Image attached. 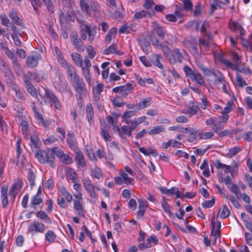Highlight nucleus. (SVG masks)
I'll use <instances>...</instances> for the list:
<instances>
[{
  "label": "nucleus",
  "mask_w": 252,
  "mask_h": 252,
  "mask_svg": "<svg viewBox=\"0 0 252 252\" xmlns=\"http://www.w3.org/2000/svg\"><path fill=\"white\" fill-rule=\"evenodd\" d=\"M193 50V54L195 58L200 59L202 57V51L201 48H198L197 44H196L191 48Z\"/></svg>",
  "instance_id": "nucleus-51"
},
{
  "label": "nucleus",
  "mask_w": 252,
  "mask_h": 252,
  "mask_svg": "<svg viewBox=\"0 0 252 252\" xmlns=\"http://www.w3.org/2000/svg\"><path fill=\"white\" fill-rule=\"evenodd\" d=\"M59 63L66 69L67 75L75 70V68L71 64L68 63L63 58L58 60Z\"/></svg>",
  "instance_id": "nucleus-15"
},
{
  "label": "nucleus",
  "mask_w": 252,
  "mask_h": 252,
  "mask_svg": "<svg viewBox=\"0 0 252 252\" xmlns=\"http://www.w3.org/2000/svg\"><path fill=\"white\" fill-rule=\"evenodd\" d=\"M36 216L41 220L48 224L52 223V220L48 215L44 211H39L36 213Z\"/></svg>",
  "instance_id": "nucleus-24"
},
{
  "label": "nucleus",
  "mask_w": 252,
  "mask_h": 252,
  "mask_svg": "<svg viewBox=\"0 0 252 252\" xmlns=\"http://www.w3.org/2000/svg\"><path fill=\"white\" fill-rule=\"evenodd\" d=\"M114 53L118 54V51H117V46L115 43H113L103 51V54L105 55H108Z\"/></svg>",
  "instance_id": "nucleus-49"
},
{
  "label": "nucleus",
  "mask_w": 252,
  "mask_h": 252,
  "mask_svg": "<svg viewBox=\"0 0 252 252\" xmlns=\"http://www.w3.org/2000/svg\"><path fill=\"white\" fill-rule=\"evenodd\" d=\"M60 192L62 197L65 199L67 202H71L72 200L73 197L72 194H71L64 187L61 188L59 189Z\"/></svg>",
  "instance_id": "nucleus-25"
},
{
  "label": "nucleus",
  "mask_w": 252,
  "mask_h": 252,
  "mask_svg": "<svg viewBox=\"0 0 252 252\" xmlns=\"http://www.w3.org/2000/svg\"><path fill=\"white\" fill-rule=\"evenodd\" d=\"M27 179L29 182L31 189L35 185V175L32 170H30L27 174Z\"/></svg>",
  "instance_id": "nucleus-38"
},
{
  "label": "nucleus",
  "mask_w": 252,
  "mask_h": 252,
  "mask_svg": "<svg viewBox=\"0 0 252 252\" xmlns=\"http://www.w3.org/2000/svg\"><path fill=\"white\" fill-rule=\"evenodd\" d=\"M66 142L70 149L74 150L76 148L77 142L73 132L71 131L68 132Z\"/></svg>",
  "instance_id": "nucleus-10"
},
{
  "label": "nucleus",
  "mask_w": 252,
  "mask_h": 252,
  "mask_svg": "<svg viewBox=\"0 0 252 252\" xmlns=\"http://www.w3.org/2000/svg\"><path fill=\"white\" fill-rule=\"evenodd\" d=\"M59 159L62 163L65 164H69L71 163L73 161L72 158L70 157L64 153Z\"/></svg>",
  "instance_id": "nucleus-52"
},
{
  "label": "nucleus",
  "mask_w": 252,
  "mask_h": 252,
  "mask_svg": "<svg viewBox=\"0 0 252 252\" xmlns=\"http://www.w3.org/2000/svg\"><path fill=\"white\" fill-rule=\"evenodd\" d=\"M241 149L240 147H235L230 149L228 151V152L227 154V157L229 158H232L233 157L235 156L237 153H238Z\"/></svg>",
  "instance_id": "nucleus-47"
},
{
  "label": "nucleus",
  "mask_w": 252,
  "mask_h": 252,
  "mask_svg": "<svg viewBox=\"0 0 252 252\" xmlns=\"http://www.w3.org/2000/svg\"><path fill=\"white\" fill-rule=\"evenodd\" d=\"M56 96L51 91L45 89V94L43 96H42L43 100L45 102L51 103V102L54 99Z\"/></svg>",
  "instance_id": "nucleus-20"
},
{
  "label": "nucleus",
  "mask_w": 252,
  "mask_h": 252,
  "mask_svg": "<svg viewBox=\"0 0 252 252\" xmlns=\"http://www.w3.org/2000/svg\"><path fill=\"white\" fill-rule=\"evenodd\" d=\"M74 208L80 217H85V213L82 204L79 200H74Z\"/></svg>",
  "instance_id": "nucleus-23"
},
{
  "label": "nucleus",
  "mask_w": 252,
  "mask_h": 252,
  "mask_svg": "<svg viewBox=\"0 0 252 252\" xmlns=\"http://www.w3.org/2000/svg\"><path fill=\"white\" fill-rule=\"evenodd\" d=\"M190 128L182 127L180 126H171L169 128V130H176L181 133H186L187 132H190Z\"/></svg>",
  "instance_id": "nucleus-48"
},
{
  "label": "nucleus",
  "mask_w": 252,
  "mask_h": 252,
  "mask_svg": "<svg viewBox=\"0 0 252 252\" xmlns=\"http://www.w3.org/2000/svg\"><path fill=\"white\" fill-rule=\"evenodd\" d=\"M230 212L227 206L226 205H223L221 213L220 215V217L222 219H225L229 216Z\"/></svg>",
  "instance_id": "nucleus-53"
},
{
  "label": "nucleus",
  "mask_w": 252,
  "mask_h": 252,
  "mask_svg": "<svg viewBox=\"0 0 252 252\" xmlns=\"http://www.w3.org/2000/svg\"><path fill=\"white\" fill-rule=\"evenodd\" d=\"M4 73V81L7 83V85L11 89L15 87L16 84L14 82L15 77L12 71L11 68H8L6 71H3Z\"/></svg>",
  "instance_id": "nucleus-7"
},
{
  "label": "nucleus",
  "mask_w": 252,
  "mask_h": 252,
  "mask_svg": "<svg viewBox=\"0 0 252 252\" xmlns=\"http://www.w3.org/2000/svg\"><path fill=\"white\" fill-rule=\"evenodd\" d=\"M42 0L44 2L45 5H46L49 12H50L51 13H53L54 6V5H53L52 2L51 1V0Z\"/></svg>",
  "instance_id": "nucleus-59"
},
{
  "label": "nucleus",
  "mask_w": 252,
  "mask_h": 252,
  "mask_svg": "<svg viewBox=\"0 0 252 252\" xmlns=\"http://www.w3.org/2000/svg\"><path fill=\"white\" fill-rule=\"evenodd\" d=\"M158 189L162 193L167 194L168 196H172L175 194V188L174 187L169 189L164 187H158Z\"/></svg>",
  "instance_id": "nucleus-44"
},
{
  "label": "nucleus",
  "mask_w": 252,
  "mask_h": 252,
  "mask_svg": "<svg viewBox=\"0 0 252 252\" xmlns=\"http://www.w3.org/2000/svg\"><path fill=\"white\" fill-rule=\"evenodd\" d=\"M119 176L114 177L115 183L121 185L126 184L127 185H132L134 182L133 179L128 176V174L123 170H120L119 172Z\"/></svg>",
  "instance_id": "nucleus-5"
},
{
  "label": "nucleus",
  "mask_w": 252,
  "mask_h": 252,
  "mask_svg": "<svg viewBox=\"0 0 252 252\" xmlns=\"http://www.w3.org/2000/svg\"><path fill=\"white\" fill-rule=\"evenodd\" d=\"M90 175L93 178L100 180L103 178V172L100 168L94 166L91 168Z\"/></svg>",
  "instance_id": "nucleus-19"
},
{
  "label": "nucleus",
  "mask_w": 252,
  "mask_h": 252,
  "mask_svg": "<svg viewBox=\"0 0 252 252\" xmlns=\"http://www.w3.org/2000/svg\"><path fill=\"white\" fill-rule=\"evenodd\" d=\"M35 156L40 163L48 164L52 168L55 167V157L52 154L39 149L37 151Z\"/></svg>",
  "instance_id": "nucleus-2"
},
{
  "label": "nucleus",
  "mask_w": 252,
  "mask_h": 252,
  "mask_svg": "<svg viewBox=\"0 0 252 252\" xmlns=\"http://www.w3.org/2000/svg\"><path fill=\"white\" fill-rule=\"evenodd\" d=\"M45 230V225L37 220H34L28 227V230L32 236L37 233H42Z\"/></svg>",
  "instance_id": "nucleus-4"
},
{
  "label": "nucleus",
  "mask_w": 252,
  "mask_h": 252,
  "mask_svg": "<svg viewBox=\"0 0 252 252\" xmlns=\"http://www.w3.org/2000/svg\"><path fill=\"white\" fill-rule=\"evenodd\" d=\"M216 167L217 169H222L224 170L225 173H228L230 170V166L220 162V160H217Z\"/></svg>",
  "instance_id": "nucleus-45"
},
{
  "label": "nucleus",
  "mask_w": 252,
  "mask_h": 252,
  "mask_svg": "<svg viewBox=\"0 0 252 252\" xmlns=\"http://www.w3.org/2000/svg\"><path fill=\"white\" fill-rule=\"evenodd\" d=\"M184 10L191 11L193 9V5L190 0H183Z\"/></svg>",
  "instance_id": "nucleus-58"
},
{
  "label": "nucleus",
  "mask_w": 252,
  "mask_h": 252,
  "mask_svg": "<svg viewBox=\"0 0 252 252\" xmlns=\"http://www.w3.org/2000/svg\"><path fill=\"white\" fill-rule=\"evenodd\" d=\"M90 9L92 10L95 15H98L99 13V5L94 0H91L89 4Z\"/></svg>",
  "instance_id": "nucleus-41"
},
{
  "label": "nucleus",
  "mask_w": 252,
  "mask_h": 252,
  "mask_svg": "<svg viewBox=\"0 0 252 252\" xmlns=\"http://www.w3.org/2000/svg\"><path fill=\"white\" fill-rule=\"evenodd\" d=\"M40 60L39 56H29L26 60L27 65L29 67H34L37 66L38 61Z\"/></svg>",
  "instance_id": "nucleus-18"
},
{
  "label": "nucleus",
  "mask_w": 252,
  "mask_h": 252,
  "mask_svg": "<svg viewBox=\"0 0 252 252\" xmlns=\"http://www.w3.org/2000/svg\"><path fill=\"white\" fill-rule=\"evenodd\" d=\"M184 71L186 74V75L189 77L190 79L192 78L195 73L196 72V71L192 70L188 66H185L184 67Z\"/></svg>",
  "instance_id": "nucleus-63"
},
{
  "label": "nucleus",
  "mask_w": 252,
  "mask_h": 252,
  "mask_svg": "<svg viewBox=\"0 0 252 252\" xmlns=\"http://www.w3.org/2000/svg\"><path fill=\"white\" fill-rule=\"evenodd\" d=\"M57 203L58 205L62 208L65 209L68 207L67 201H65L63 197L59 196L57 198Z\"/></svg>",
  "instance_id": "nucleus-55"
},
{
  "label": "nucleus",
  "mask_w": 252,
  "mask_h": 252,
  "mask_svg": "<svg viewBox=\"0 0 252 252\" xmlns=\"http://www.w3.org/2000/svg\"><path fill=\"white\" fill-rule=\"evenodd\" d=\"M87 93H79L76 94L75 96L76 97L78 105L81 107L84 104V98L83 96L86 95Z\"/></svg>",
  "instance_id": "nucleus-57"
},
{
  "label": "nucleus",
  "mask_w": 252,
  "mask_h": 252,
  "mask_svg": "<svg viewBox=\"0 0 252 252\" xmlns=\"http://www.w3.org/2000/svg\"><path fill=\"white\" fill-rule=\"evenodd\" d=\"M176 57L177 62L179 63H182L183 60V54L180 51L179 49H175L174 50V53L173 54Z\"/></svg>",
  "instance_id": "nucleus-60"
},
{
  "label": "nucleus",
  "mask_w": 252,
  "mask_h": 252,
  "mask_svg": "<svg viewBox=\"0 0 252 252\" xmlns=\"http://www.w3.org/2000/svg\"><path fill=\"white\" fill-rule=\"evenodd\" d=\"M136 115L135 111H129L124 113L122 119L123 121L128 124L130 123L129 118Z\"/></svg>",
  "instance_id": "nucleus-37"
},
{
  "label": "nucleus",
  "mask_w": 252,
  "mask_h": 252,
  "mask_svg": "<svg viewBox=\"0 0 252 252\" xmlns=\"http://www.w3.org/2000/svg\"><path fill=\"white\" fill-rule=\"evenodd\" d=\"M183 44L186 48L188 49H191L196 44H197V43L194 38L190 37L186 38L183 40Z\"/></svg>",
  "instance_id": "nucleus-26"
},
{
  "label": "nucleus",
  "mask_w": 252,
  "mask_h": 252,
  "mask_svg": "<svg viewBox=\"0 0 252 252\" xmlns=\"http://www.w3.org/2000/svg\"><path fill=\"white\" fill-rule=\"evenodd\" d=\"M192 81H194L196 83L200 85H204L205 82L203 79L202 75L196 71L192 78L190 79Z\"/></svg>",
  "instance_id": "nucleus-32"
},
{
  "label": "nucleus",
  "mask_w": 252,
  "mask_h": 252,
  "mask_svg": "<svg viewBox=\"0 0 252 252\" xmlns=\"http://www.w3.org/2000/svg\"><path fill=\"white\" fill-rule=\"evenodd\" d=\"M86 51L91 59H93L96 55V52L91 45H88L86 48Z\"/></svg>",
  "instance_id": "nucleus-64"
},
{
  "label": "nucleus",
  "mask_w": 252,
  "mask_h": 252,
  "mask_svg": "<svg viewBox=\"0 0 252 252\" xmlns=\"http://www.w3.org/2000/svg\"><path fill=\"white\" fill-rule=\"evenodd\" d=\"M153 29L154 32L160 39H163L164 38L165 34L164 28L161 26L157 23L154 22L153 23Z\"/></svg>",
  "instance_id": "nucleus-11"
},
{
  "label": "nucleus",
  "mask_w": 252,
  "mask_h": 252,
  "mask_svg": "<svg viewBox=\"0 0 252 252\" xmlns=\"http://www.w3.org/2000/svg\"><path fill=\"white\" fill-rule=\"evenodd\" d=\"M23 186L22 181L18 180L12 185L9 191V194L10 196V201L13 203L15 199L21 190Z\"/></svg>",
  "instance_id": "nucleus-6"
},
{
  "label": "nucleus",
  "mask_w": 252,
  "mask_h": 252,
  "mask_svg": "<svg viewBox=\"0 0 252 252\" xmlns=\"http://www.w3.org/2000/svg\"><path fill=\"white\" fill-rule=\"evenodd\" d=\"M71 57L74 62L78 66H82L83 60L81 55L77 53H73L71 54Z\"/></svg>",
  "instance_id": "nucleus-30"
},
{
  "label": "nucleus",
  "mask_w": 252,
  "mask_h": 252,
  "mask_svg": "<svg viewBox=\"0 0 252 252\" xmlns=\"http://www.w3.org/2000/svg\"><path fill=\"white\" fill-rule=\"evenodd\" d=\"M81 38H80L77 34L71 35V40L77 50L78 51L83 52L84 51V48L83 47V42L81 41Z\"/></svg>",
  "instance_id": "nucleus-8"
},
{
  "label": "nucleus",
  "mask_w": 252,
  "mask_h": 252,
  "mask_svg": "<svg viewBox=\"0 0 252 252\" xmlns=\"http://www.w3.org/2000/svg\"><path fill=\"white\" fill-rule=\"evenodd\" d=\"M199 107L197 105H195L193 102L191 103V105L187 108V109H185L183 111V113H186L189 115L190 117L195 115L198 112Z\"/></svg>",
  "instance_id": "nucleus-14"
},
{
  "label": "nucleus",
  "mask_w": 252,
  "mask_h": 252,
  "mask_svg": "<svg viewBox=\"0 0 252 252\" xmlns=\"http://www.w3.org/2000/svg\"><path fill=\"white\" fill-rule=\"evenodd\" d=\"M67 76L76 94L87 93V90L86 84L83 79L77 74L76 70L68 74Z\"/></svg>",
  "instance_id": "nucleus-1"
},
{
  "label": "nucleus",
  "mask_w": 252,
  "mask_h": 252,
  "mask_svg": "<svg viewBox=\"0 0 252 252\" xmlns=\"http://www.w3.org/2000/svg\"><path fill=\"white\" fill-rule=\"evenodd\" d=\"M51 153L53 155H56L60 158L64 154L63 152L59 147H54L51 149Z\"/></svg>",
  "instance_id": "nucleus-56"
},
{
  "label": "nucleus",
  "mask_w": 252,
  "mask_h": 252,
  "mask_svg": "<svg viewBox=\"0 0 252 252\" xmlns=\"http://www.w3.org/2000/svg\"><path fill=\"white\" fill-rule=\"evenodd\" d=\"M27 92L34 98H37L38 94L36 89L32 84H29L26 86Z\"/></svg>",
  "instance_id": "nucleus-40"
},
{
  "label": "nucleus",
  "mask_w": 252,
  "mask_h": 252,
  "mask_svg": "<svg viewBox=\"0 0 252 252\" xmlns=\"http://www.w3.org/2000/svg\"><path fill=\"white\" fill-rule=\"evenodd\" d=\"M15 91L16 97L19 101H24L26 100V97L24 93L21 91L19 87L17 86L12 88Z\"/></svg>",
  "instance_id": "nucleus-31"
},
{
  "label": "nucleus",
  "mask_w": 252,
  "mask_h": 252,
  "mask_svg": "<svg viewBox=\"0 0 252 252\" xmlns=\"http://www.w3.org/2000/svg\"><path fill=\"white\" fill-rule=\"evenodd\" d=\"M153 58L152 63L153 64L160 69L163 70L164 66L161 63L163 60L162 56L160 54H154Z\"/></svg>",
  "instance_id": "nucleus-17"
},
{
  "label": "nucleus",
  "mask_w": 252,
  "mask_h": 252,
  "mask_svg": "<svg viewBox=\"0 0 252 252\" xmlns=\"http://www.w3.org/2000/svg\"><path fill=\"white\" fill-rule=\"evenodd\" d=\"M80 37L83 40H86L88 36V40L90 43H92L95 36V33H93L91 27L87 25L85 21H81L80 23Z\"/></svg>",
  "instance_id": "nucleus-3"
},
{
  "label": "nucleus",
  "mask_w": 252,
  "mask_h": 252,
  "mask_svg": "<svg viewBox=\"0 0 252 252\" xmlns=\"http://www.w3.org/2000/svg\"><path fill=\"white\" fill-rule=\"evenodd\" d=\"M31 142L32 145L36 149L39 148L41 143L38 136L35 134L31 136Z\"/></svg>",
  "instance_id": "nucleus-46"
},
{
  "label": "nucleus",
  "mask_w": 252,
  "mask_h": 252,
  "mask_svg": "<svg viewBox=\"0 0 252 252\" xmlns=\"http://www.w3.org/2000/svg\"><path fill=\"white\" fill-rule=\"evenodd\" d=\"M42 203L43 200L41 196H38V195H34L31 199L30 206L35 209L37 206L40 205Z\"/></svg>",
  "instance_id": "nucleus-22"
},
{
  "label": "nucleus",
  "mask_w": 252,
  "mask_h": 252,
  "mask_svg": "<svg viewBox=\"0 0 252 252\" xmlns=\"http://www.w3.org/2000/svg\"><path fill=\"white\" fill-rule=\"evenodd\" d=\"M20 126L22 131L24 137L29 139V132H28V122L25 120H21L20 123Z\"/></svg>",
  "instance_id": "nucleus-29"
},
{
  "label": "nucleus",
  "mask_w": 252,
  "mask_h": 252,
  "mask_svg": "<svg viewBox=\"0 0 252 252\" xmlns=\"http://www.w3.org/2000/svg\"><path fill=\"white\" fill-rule=\"evenodd\" d=\"M143 154L145 155H152L153 157H157L158 154L155 150L151 149L150 148L147 149L143 147Z\"/></svg>",
  "instance_id": "nucleus-62"
},
{
  "label": "nucleus",
  "mask_w": 252,
  "mask_h": 252,
  "mask_svg": "<svg viewBox=\"0 0 252 252\" xmlns=\"http://www.w3.org/2000/svg\"><path fill=\"white\" fill-rule=\"evenodd\" d=\"M84 188L92 199H96L97 198V195L95 192V187L93 184H91Z\"/></svg>",
  "instance_id": "nucleus-27"
},
{
  "label": "nucleus",
  "mask_w": 252,
  "mask_h": 252,
  "mask_svg": "<svg viewBox=\"0 0 252 252\" xmlns=\"http://www.w3.org/2000/svg\"><path fill=\"white\" fill-rule=\"evenodd\" d=\"M164 130V128L162 126H155L148 132V133L150 135H156L160 133Z\"/></svg>",
  "instance_id": "nucleus-42"
},
{
  "label": "nucleus",
  "mask_w": 252,
  "mask_h": 252,
  "mask_svg": "<svg viewBox=\"0 0 252 252\" xmlns=\"http://www.w3.org/2000/svg\"><path fill=\"white\" fill-rule=\"evenodd\" d=\"M236 80L237 82V85L240 87L242 88L247 85L245 80L238 73L236 74Z\"/></svg>",
  "instance_id": "nucleus-54"
},
{
  "label": "nucleus",
  "mask_w": 252,
  "mask_h": 252,
  "mask_svg": "<svg viewBox=\"0 0 252 252\" xmlns=\"http://www.w3.org/2000/svg\"><path fill=\"white\" fill-rule=\"evenodd\" d=\"M122 87L120 94L123 97H126L129 94L133 89L132 85L130 83H127L126 85L123 86Z\"/></svg>",
  "instance_id": "nucleus-28"
},
{
  "label": "nucleus",
  "mask_w": 252,
  "mask_h": 252,
  "mask_svg": "<svg viewBox=\"0 0 252 252\" xmlns=\"http://www.w3.org/2000/svg\"><path fill=\"white\" fill-rule=\"evenodd\" d=\"M184 12V9L181 5L178 4L176 5L174 14L177 18H182L185 15Z\"/></svg>",
  "instance_id": "nucleus-35"
},
{
  "label": "nucleus",
  "mask_w": 252,
  "mask_h": 252,
  "mask_svg": "<svg viewBox=\"0 0 252 252\" xmlns=\"http://www.w3.org/2000/svg\"><path fill=\"white\" fill-rule=\"evenodd\" d=\"M8 15L12 21L16 25L22 26V20L18 16L17 12L14 9H11L8 13Z\"/></svg>",
  "instance_id": "nucleus-12"
},
{
  "label": "nucleus",
  "mask_w": 252,
  "mask_h": 252,
  "mask_svg": "<svg viewBox=\"0 0 252 252\" xmlns=\"http://www.w3.org/2000/svg\"><path fill=\"white\" fill-rule=\"evenodd\" d=\"M85 149L90 159L92 161L96 160V157L92 147L91 146L87 145L86 146Z\"/></svg>",
  "instance_id": "nucleus-33"
},
{
  "label": "nucleus",
  "mask_w": 252,
  "mask_h": 252,
  "mask_svg": "<svg viewBox=\"0 0 252 252\" xmlns=\"http://www.w3.org/2000/svg\"><path fill=\"white\" fill-rule=\"evenodd\" d=\"M158 239L155 235H152L146 240L145 242L143 243V248H150L152 246V244L156 245L158 244Z\"/></svg>",
  "instance_id": "nucleus-16"
},
{
  "label": "nucleus",
  "mask_w": 252,
  "mask_h": 252,
  "mask_svg": "<svg viewBox=\"0 0 252 252\" xmlns=\"http://www.w3.org/2000/svg\"><path fill=\"white\" fill-rule=\"evenodd\" d=\"M90 0H79V4L81 10L87 15L90 16L91 9L89 6Z\"/></svg>",
  "instance_id": "nucleus-13"
},
{
  "label": "nucleus",
  "mask_w": 252,
  "mask_h": 252,
  "mask_svg": "<svg viewBox=\"0 0 252 252\" xmlns=\"http://www.w3.org/2000/svg\"><path fill=\"white\" fill-rule=\"evenodd\" d=\"M161 206L162 209L164 210V212L169 216H171L172 214L170 210V207L168 203L167 202L166 200V198L165 197H162V200L161 202Z\"/></svg>",
  "instance_id": "nucleus-36"
},
{
  "label": "nucleus",
  "mask_w": 252,
  "mask_h": 252,
  "mask_svg": "<svg viewBox=\"0 0 252 252\" xmlns=\"http://www.w3.org/2000/svg\"><path fill=\"white\" fill-rule=\"evenodd\" d=\"M10 68L8 63L4 60L3 58L0 56V70L2 72L6 71L8 68Z\"/></svg>",
  "instance_id": "nucleus-61"
},
{
  "label": "nucleus",
  "mask_w": 252,
  "mask_h": 252,
  "mask_svg": "<svg viewBox=\"0 0 252 252\" xmlns=\"http://www.w3.org/2000/svg\"><path fill=\"white\" fill-rule=\"evenodd\" d=\"M7 186H2L0 189V199L1 200L2 206L3 208H6L8 204V199L7 196Z\"/></svg>",
  "instance_id": "nucleus-9"
},
{
  "label": "nucleus",
  "mask_w": 252,
  "mask_h": 252,
  "mask_svg": "<svg viewBox=\"0 0 252 252\" xmlns=\"http://www.w3.org/2000/svg\"><path fill=\"white\" fill-rule=\"evenodd\" d=\"M116 128L119 131L120 134L128 135L129 136L131 135L132 130L130 127H129L126 126H124L120 128L118 126H117Z\"/></svg>",
  "instance_id": "nucleus-39"
},
{
  "label": "nucleus",
  "mask_w": 252,
  "mask_h": 252,
  "mask_svg": "<svg viewBox=\"0 0 252 252\" xmlns=\"http://www.w3.org/2000/svg\"><path fill=\"white\" fill-rule=\"evenodd\" d=\"M81 67L83 70L84 78L86 82L89 84H90L91 82V77L90 75V71L89 69L90 67H85V66H83Z\"/></svg>",
  "instance_id": "nucleus-43"
},
{
  "label": "nucleus",
  "mask_w": 252,
  "mask_h": 252,
  "mask_svg": "<svg viewBox=\"0 0 252 252\" xmlns=\"http://www.w3.org/2000/svg\"><path fill=\"white\" fill-rule=\"evenodd\" d=\"M56 238L55 233L52 230H49L46 234L45 239L49 243H52Z\"/></svg>",
  "instance_id": "nucleus-50"
},
{
  "label": "nucleus",
  "mask_w": 252,
  "mask_h": 252,
  "mask_svg": "<svg viewBox=\"0 0 252 252\" xmlns=\"http://www.w3.org/2000/svg\"><path fill=\"white\" fill-rule=\"evenodd\" d=\"M75 159L79 166L81 167L85 166L86 163L81 152L76 151L75 152Z\"/></svg>",
  "instance_id": "nucleus-21"
},
{
  "label": "nucleus",
  "mask_w": 252,
  "mask_h": 252,
  "mask_svg": "<svg viewBox=\"0 0 252 252\" xmlns=\"http://www.w3.org/2000/svg\"><path fill=\"white\" fill-rule=\"evenodd\" d=\"M67 177L73 182L77 181L79 179L78 176L74 170L69 168L67 171Z\"/></svg>",
  "instance_id": "nucleus-34"
}]
</instances>
